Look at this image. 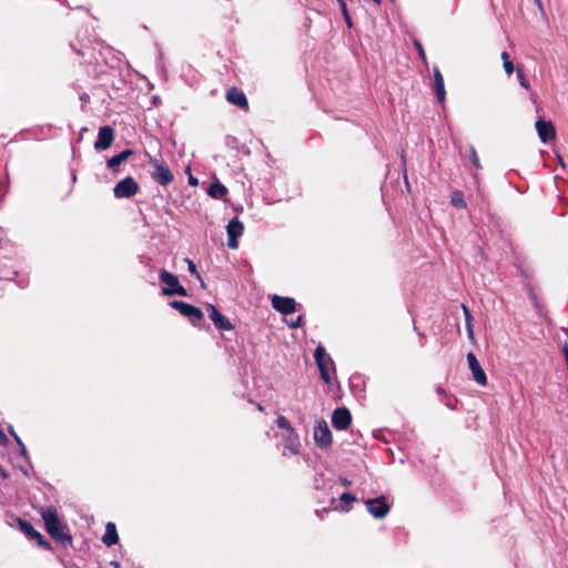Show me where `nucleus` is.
I'll use <instances>...</instances> for the list:
<instances>
[{
    "label": "nucleus",
    "mask_w": 568,
    "mask_h": 568,
    "mask_svg": "<svg viewBox=\"0 0 568 568\" xmlns=\"http://www.w3.org/2000/svg\"><path fill=\"white\" fill-rule=\"evenodd\" d=\"M102 541L104 545H106L109 547L118 544L119 536H118L115 524H113V523L106 524L105 532H104V536L102 537Z\"/></svg>",
    "instance_id": "20"
},
{
    "label": "nucleus",
    "mask_w": 568,
    "mask_h": 568,
    "mask_svg": "<svg viewBox=\"0 0 568 568\" xmlns=\"http://www.w3.org/2000/svg\"><path fill=\"white\" fill-rule=\"evenodd\" d=\"M19 285H20L21 287H27V286L29 285V280H28V278H27V280H24V278H23V280H21V281L19 282Z\"/></svg>",
    "instance_id": "38"
},
{
    "label": "nucleus",
    "mask_w": 568,
    "mask_h": 568,
    "mask_svg": "<svg viewBox=\"0 0 568 568\" xmlns=\"http://www.w3.org/2000/svg\"><path fill=\"white\" fill-rule=\"evenodd\" d=\"M225 99L229 103L239 106L245 112L250 110V104L246 95L236 87H232L227 90Z\"/></svg>",
    "instance_id": "14"
},
{
    "label": "nucleus",
    "mask_w": 568,
    "mask_h": 568,
    "mask_svg": "<svg viewBox=\"0 0 568 568\" xmlns=\"http://www.w3.org/2000/svg\"><path fill=\"white\" fill-rule=\"evenodd\" d=\"M339 500L344 504H352L356 500L355 496L351 493H343L339 497Z\"/></svg>",
    "instance_id": "32"
},
{
    "label": "nucleus",
    "mask_w": 568,
    "mask_h": 568,
    "mask_svg": "<svg viewBox=\"0 0 568 568\" xmlns=\"http://www.w3.org/2000/svg\"><path fill=\"white\" fill-rule=\"evenodd\" d=\"M150 164L153 168L151 178L162 186L171 184L174 175L163 160L151 159Z\"/></svg>",
    "instance_id": "5"
},
{
    "label": "nucleus",
    "mask_w": 568,
    "mask_h": 568,
    "mask_svg": "<svg viewBox=\"0 0 568 568\" xmlns=\"http://www.w3.org/2000/svg\"><path fill=\"white\" fill-rule=\"evenodd\" d=\"M436 392L438 395L446 396V390L443 387H437Z\"/></svg>",
    "instance_id": "39"
},
{
    "label": "nucleus",
    "mask_w": 568,
    "mask_h": 568,
    "mask_svg": "<svg viewBox=\"0 0 568 568\" xmlns=\"http://www.w3.org/2000/svg\"><path fill=\"white\" fill-rule=\"evenodd\" d=\"M285 449H288L292 454L296 455L300 453L298 437L295 439L294 436L288 434L286 438Z\"/></svg>",
    "instance_id": "25"
},
{
    "label": "nucleus",
    "mask_w": 568,
    "mask_h": 568,
    "mask_svg": "<svg viewBox=\"0 0 568 568\" xmlns=\"http://www.w3.org/2000/svg\"><path fill=\"white\" fill-rule=\"evenodd\" d=\"M189 183L192 184V185H196L197 184V180L195 178H193V176H190Z\"/></svg>",
    "instance_id": "41"
},
{
    "label": "nucleus",
    "mask_w": 568,
    "mask_h": 568,
    "mask_svg": "<svg viewBox=\"0 0 568 568\" xmlns=\"http://www.w3.org/2000/svg\"><path fill=\"white\" fill-rule=\"evenodd\" d=\"M159 280L161 283L165 284V286L162 288V295L164 296H172V295H179V296H186L187 291L183 285L180 284V281L176 275L173 273L166 271L165 268H162L159 273Z\"/></svg>",
    "instance_id": "3"
},
{
    "label": "nucleus",
    "mask_w": 568,
    "mask_h": 568,
    "mask_svg": "<svg viewBox=\"0 0 568 568\" xmlns=\"http://www.w3.org/2000/svg\"><path fill=\"white\" fill-rule=\"evenodd\" d=\"M276 424L277 426L281 428V429H285L287 430V433L291 435V436H294V438L296 439L297 438V433L295 432V429L292 427L290 420L285 417V416H278L277 419H276Z\"/></svg>",
    "instance_id": "23"
},
{
    "label": "nucleus",
    "mask_w": 568,
    "mask_h": 568,
    "mask_svg": "<svg viewBox=\"0 0 568 568\" xmlns=\"http://www.w3.org/2000/svg\"><path fill=\"white\" fill-rule=\"evenodd\" d=\"M19 529L31 540H34L39 547L45 550H52L51 544L33 528V526L21 518H18Z\"/></svg>",
    "instance_id": "7"
},
{
    "label": "nucleus",
    "mask_w": 568,
    "mask_h": 568,
    "mask_svg": "<svg viewBox=\"0 0 568 568\" xmlns=\"http://www.w3.org/2000/svg\"><path fill=\"white\" fill-rule=\"evenodd\" d=\"M210 318L216 328L222 331H232L234 326L227 317H225L213 304L207 305Z\"/></svg>",
    "instance_id": "17"
},
{
    "label": "nucleus",
    "mask_w": 568,
    "mask_h": 568,
    "mask_svg": "<svg viewBox=\"0 0 568 568\" xmlns=\"http://www.w3.org/2000/svg\"><path fill=\"white\" fill-rule=\"evenodd\" d=\"M352 423V415L346 407H338L333 412L332 425L338 430H345Z\"/></svg>",
    "instance_id": "13"
},
{
    "label": "nucleus",
    "mask_w": 568,
    "mask_h": 568,
    "mask_svg": "<svg viewBox=\"0 0 568 568\" xmlns=\"http://www.w3.org/2000/svg\"><path fill=\"white\" fill-rule=\"evenodd\" d=\"M8 432L10 433V435L13 437V439L16 440L17 444H21V438L18 436V434L14 432L13 427L10 426L8 428Z\"/></svg>",
    "instance_id": "35"
},
{
    "label": "nucleus",
    "mask_w": 568,
    "mask_h": 568,
    "mask_svg": "<svg viewBox=\"0 0 568 568\" xmlns=\"http://www.w3.org/2000/svg\"><path fill=\"white\" fill-rule=\"evenodd\" d=\"M185 262L187 263V270L189 272L194 275L197 280L202 281L201 274L199 273L196 265L194 262L190 258H185Z\"/></svg>",
    "instance_id": "29"
},
{
    "label": "nucleus",
    "mask_w": 568,
    "mask_h": 568,
    "mask_svg": "<svg viewBox=\"0 0 568 568\" xmlns=\"http://www.w3.org/2000/svg\"><path fill=\"white\" fill-rule=\"evenodd\" d=\"M344 20H345V22L347 23V26L351 28V27H352V19H351V16H349V14H348V16H345V17H344Z\"/></svg>",
    "instance_id": "40"
},
{
    "label": "nucleus",
    "mask_w": 568,
    "mask_h": 568,
    "mask_svg": "<svg viewBox=\"0 0 568 568\" xmlns=\"http://www.w3.org/2000/svg\"><path fill=\"white\" fill-rule=\"evenodd\" d=\"M271 304L276 312L283 315H290L296 312V302L293 297L272 295Z\"/></svg>",
    "instance_id": "9"
},
{
    "label": "nucleus",
    "mask_w": 568,
    "mask_h": 568,
    "mask_svg": "<svg viewBox=\"0 0 568 568\" xmlns=\"http://www.w3.org/2000/svg\"><path fill=\"white\" fill-rule=\"evenodd\" d=\"M39 514L43 520L45 531L53 540L61 544L63 547L72 545V536L69 532V528L62 523L55 507H41Z\"/></svg>",
    "instance_id": "1"
},
{
    "label": "nucleus",
    "mask_w": 568,
    "mask_h": 568,
    "mask_svg": "<svg viewBox=\"0 0 568 568\" xmlns=\"http://www.w3.org/2000/svg\"><path fill=\"white\" fill-rule=\"evenodd\" d=\"M450 203L453 206L458 209H466L467 204L462 191L456 190L452 193Z\"/></svg>",
    "instance_id": "22"
},
{
    "label": "nucleus",
    "mask_w": 568,
    "mask_h": 568,
    "mask_svg": "<svg viewBox=\"0 0 568 568\" xmlns=\"http://www.w3.org/2000/svg\"><path fill=\"white\" fill-rule=\"evenodd\" d=\"M376 4H381V0H373Z\"/></svg>",
    "instance_id": "47"
},
{
    "label": "nucleus",
    "mask_w": 568,
    "mask_h": 568,
    "mask_svg": "<svg viewBox=\"0 0 568 568\" xmlns=\"http://www.w3.org/2000/svg\"><path fill=\"white\" fill-rule=\"evenodd\" d=\"M314 440L321 448H328L332 445V433L325 420L317 423L314 427Z\"/></svg>",
    "instance_id": "10"
},
{
    "label": "nucleus",
    "mask_w": 568,
    "mask_h": 568,
    "mask_svg": "<svg viewBox=\"0 0 568 568\" xmlns=\"http://www.w3.org/2000/svg\"><path fill=\"white\" fill-rule=\"evenodd\" d=\"M501 60H503V68L505 70V72L510 75L514 73V71H516V67L514 65L511 59H510V54L506 51L501 52Z\"/></svg>",
    "instance_id": "24"
},
{
    "label": "nucleus",
    "mask_w": 568,
    "mask_h": 568,
    "mask_svg": "<svg viewBox=\"0 0 568 568\" xmlns=\"http://www.w3.org/2000/svg\"><path fill=\"white\" fill-rule=\"evenodd\" d=\"M337 1H338L343 17L348 16L349 13H348L347 6H346L345 1L344 0H337Z\"/></svg>",
    "instance_id": "33"
},
{
    "label": "nucleus",
    "mask_w": 568,
    "mask_h": 568,
    "mask_svg": "<svg viewBox=\"0 0 568 568\" xmlns=\"http://www.w3.org/2000/svg\"><path fill=\"white\" fill-rule=\"evenodd\" d=\"M462 307H463V311H464V314H465V321H466V327H467L468 336L471 338L473 335H474L473 326H471L473 317L470 315V312H469L468 307L465 304H463Z\"/></svg>",
    "instance_id": "27"
},
{
    "label": "nucleus",
    "mask_w": 568,
    "mask_h": 568,
    "mask_svg": "<svg viewBox=\"0 0 568 568\" xmlns=\"http://www.w3.org/2000/svg\"><path fill=\"white\" fill-rule=\"evenodd\" d=\"M115 138L114 129L110 125H104L99 129L98 139L94 142V149L97 151L108 150Z\"/></svg>",
    "instance_id": "11"
},
{
    "label": "nucleus",
    "mask_w": 568,
    "mask_h": 568,
    "mask_svg": "<svg viewBox=\"0 0 568 568\" xmlns=\"http://www.w3.org/2000/svg\"><path fill=\"white\" fill-rule=\"evenodd\" d=\"M8 437L3 433V430L0 428V446H6L8 444Z\"/></svg>",
    "instance_id": "36"
},
{
    "label": "nucleus",
    "mask_w": 568,
    "mask_h": 568,
    "mask_svg": "<svg viewBox=\"0 0 568 568\" xmlns=\"http://www.w3.org/2000/svg\"><path fill=\"white\" fill-rule=\"evenodd\" d=\"M328 509L324 508L323 510H316L318 517H321V513H327Z\"/></svg>",
    "instance_id": "43"
},
{
    "label": "nucleus",
    "mask_w": 568,
    "mask_h": 568,
    "mask_svg": "<svg viewBox=\"0 0 568 568\" xmlns=\"http://www.w3.org/2000/svg\"><path fill=\"white\" fill-rule=\"evenodd\" d=\"M342 483H343L344 486H349L351 485V481L347 480V479H343Z\"/></svg>",
    "instance_id": "45"
},
{
    "label": "nucleus",
    "mask_w": 568,
    "mask_h": 568,
    "mask_svg": "<svg viewBox=\"0 0 568 568\" xmlns=\"http://www.w3.org/2000/svg\"><path fill=\"white\" fill-rule=\"evenodd\" d=\"M140 190L139 184L132 176H126L119 181L113 187V194L116 199H130Z\"/></svg>",
    "instance_id": "6"
},
{
    "label": "nucleus",
    "mask_w": 568,
    "mask_h": 568,
    "mask_svg": "<svg viewBox=\"0 0 568 568\" xmlns=\"http://www.w3.org/2000/svg\"><path fill=\"white\" fill-rule=\"evenodd\" d=\"M256 408L260 412H264V407L261 404H256Z\"/></svg>",
    "instance_id": "44"
},
{
    "label": "nucleus",
    "mask_w": 568,
    "mask_h": 568,
    "mask_svg": "<svg viewBox=\"0 0 568 568\" xmlns=\"http://www.w3.org/2000/svg\"><path fill=\"white\" fill-rule=\"evenodd\" d=\"M227 246L230 248H237L239 242L237 239L242 235L244 231L243 223L237 219H232L227 224Z\"/></svg>",
    "instance_id": "12"
},
{
    "label": "nucleus",
    "mask_w": 568,
    "mask_h": 568,
    "mask_svg": "<svg viewBox=\"0 0 568 568\" xmlns=\"http://www.w3.org/2000/svg\"><path fill=\"white\" fill-rule=\"evenodd\" d=\"M169 305L176 310L181 315L189 318V321L194 325L197 326L204 321V314L201 311V308L191 305L189 303H185L183 301H171Z\"/></svg>",
    "instance_id": "4"
},
{
    "label": "nucleus",
    "mask_w": 568,
    "mask_h": 568,
    "mask_svg": "<svg viewBox=\"0 0 568 568\" xmlns=\"http://www.w3.org/2000/svg\"><path fill=\"white\" fill-rule=\"evenodd\" d=\"M446 405H447L449 408H453V409L455 408V407L453 406V403H446Z\"/></svg>",
    "instance_id": "46"
},
{
    "label": "nucleus",
    "mask_w": 568,
    "mask_h": 568,
    "mask_svg": "<svg viewBox=\"0 0 568 568\" xmlns=\"http://www.w3.org/2000/svg\"><path fill=\"white\" fill-rule=\"evenodd\" d=\"M227 193V189L226 186H224L222 183L220 182H214V183H211L209 189H207V194L213 197V199H217V200H221L223 199Z\"/></svg>",
    "instance_id": "21"
},
{
    "label": "nucleus",
    "mask_w": 568,
    "mask_h": 568,
    "mask_svg": "<svg viewBox=\"0 0 568 568\" xmlns=\"http://www.w3.org/2000/svg\"><path fill=\"white\" fill-rule=\"evenodd\" d=\"M470 158H471V163L476 168V169H481V164L479 162V158H478V154L475 150V148H470Z\"/></svg>",
    "instance_id": "30"
},
{
    "label": "nucleus",
    "mask_w": 568,
    "mask_h": 568,
    "mask_svg": "<svg viewBox=\"0 0 568 568\" xmlns=\"http://www.w3.org/2000/svg\"><path fill=\"white\" fill-rule=\"evenodd\" d=\"M535 4L540 9L542 10V2L541 0H534Z\"/></svg>",
    "instance_id": "42"
},
{
    "label": "nucleus",
    "mask_w": 568,
    "mask_h": 568,
    "mask_svg": "<svg viewBox=\"0 0 568 568\" xmlns=\"http://www.w3.org/2000/svg\"><path fill=\"white\" fill-rule=\"evenodd\" d=\"M303 324V316H298L295 321L290 323L291 328H297Z\"/></svg>",
    "instance_id": "34"
},
{
    "label": "nucleus",
    "mask_w": 568,
    "mask_h": 568,
    "mask_svg": "<svg viewBox=\"0 0 568 568\" xmlns=\"http://www.w3.org/2000/svg\"><path fill=\"white\" fill-rule=\"evenodd\" d=\"M467 362L473 374V378L481 386L487 384V376L481 368L476 355L471 352L467 354Z\"/></svg>",
    "instance_id": "15"
},
{
    "label": "nucleus",
    "mask_w": 568,
    "mask_h": 568,
    "mask_svg": "<svg viewBox=\"0 0 568 568\" xmlns=\"http://www.w3.org/2000/svg\"><path fill=\"white\" fill-rule=\"evenodd\" d=\"M132 154H133V150H131V149L123 150L119 154L113 155L112 158L108 159L106 166L110 170L116 172L118 166L120 164H122L124 161H126Z\"/></svg>",
    "instance_id": "19"
},
{
    "label": "nucleus",
    "mask_w": 568,
    "mask_h": 568,
    "mask_svg": "<svg viewBox=\"0 0 568 568\" xmlns=\"http://www.w3.org/2000/svg\"><path fill=\"white\" fill-rule=\"evenodd\" d=\"M536 130L541 142L547 143L556 139L555 125L551 121L539 119L536 122Z\"/></svg>",
    "instance_id": "16"
},
{
    "label": "nucleus",
    "mask_w": 568,
    "mask_h": 568,
    "mask_svg": "<svg viewBox=\"0 0 568 568\" xmlns=\"http://www.w3.org/2000/svg\"><path fill=\"white\" fill-rule=\"evenodd\" d=\"M413 44H414L415 49L417 50L418 55L423 61V64L427 65L428 64L427 57H426L425 50H424L420 41L418 39H414Z\"/></svg>",
    "instance_id": "28"
},
{
    "label": "nucleus",
    "mask_w": 568,
    "mask_h": 568,
    "mask_svg": "<svg viewBox=\"0 0 568 568\" xmlns=\"http://www.w3.org/2000/svg\"><path fill=\"white\" fill-rule=\"evenodd\" d=\"M516 73H517V79L519 81V84L526 89L527 91L530 90V84L529 82L526 80L525 78V74H524V71H523V67L521 65H517L516 67Z\"/></svg>",
    "instance_id": "26"
},
{
    "label": "nucleus",
    "mask_w": 568,
    "mask_h": 568,
    "mask_svg": "<svg viewBox=\"0 0 568 568\" xmlns=\"http://www.w3.org/2000/svg\"><path fill=\"white\" fill-rule=\"evenodd\" d=\"M18 446H19L20 454L26 456L27 455V448H26L24 444L21 442V444H18Z\"/></svg>",
    "instance_id": "37"
},
{
    "label": "nucleus",
    "mask_w": 568,
    "mask_h": 568,
    "mask_svg": "<svg viewBox=\"0 0 568 568\" xmlns=\"http://www.w3.org/2000/svg\"><path fill=\"white\" fill-rule=\"evenodd\" d=\"M367 511L375 518L382 519L389 513V505L384 496L367 499L365 501Z\"/></svg>",
    "instance_id": "8"
},
{
    "label": "nucleus",
    "mask_w": 568,
    "mask_h": 568,
    "mask_svg": "<svg viewBox=\"0 0 568 568\" xmlns=\"http://www.w3.org/2000/svg\"><path fill=\"white\" fill-rule=\"evenodd\" d=\"M16 275H18V271H16V270L3 271L0 273V281H2V280L12 281Z\"/></svg>",
    "instance_id": "31"
},
{
    "label": "nucleus",
    "mask_w": 568,
    "mask_h": 568,
    "mask_svg": "<svg viewBox=\"0 0 568 568\" xmlns=\"http://www.w3.org/2000/svg\"><path fill=\"white\" fill-rule=\"evenodd\" d=\"M314 357L318 367L321 378L325 384L332 383V373H335L334 362L322 345L315 348Z\"/></svg>",
    "instance_id": "2"
},
{
    "label": "nucleus",
    "mask_w": 568,
    "mask_h": 568,
    "mask_svg": "<svg viewBox=\"0 0 568 568\" xmlns=\"http://www.w3.org/2000/svg\"><path fill=\"white\" fill-rule=\"evenodd\" d=\"M434 90L436 93V97L440 103L445 101V85H444V78L437 67L434 68Z\"/></svg>",
    "instance_id": "18"
}]
</instances>
